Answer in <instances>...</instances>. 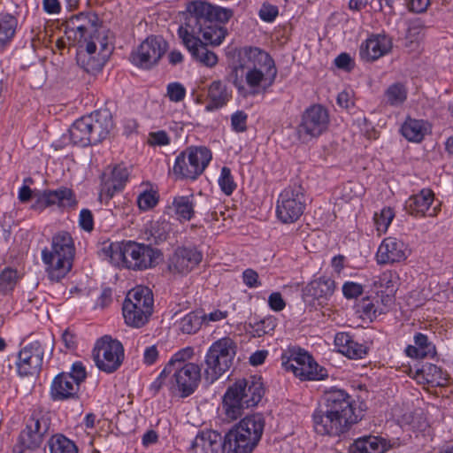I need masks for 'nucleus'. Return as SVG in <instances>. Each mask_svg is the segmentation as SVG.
Returning a JSON list of instances; mask_svg holds the SVG:
<instances>
[{
	"label": "nucleus",
	"instance_id": "8",
	"mask_svg": "<svg viewBox=\"0 0 453 453\" xmlns=\"http://www.w3.org/2000/svg\"><path fill=\"white\" fill-rule=\"evenodd\" d=\"M153 294L149 288L139 286L131 289L123 303L126 323L133 327L144 326L153 311Z\"/></svg>",
	"mask_w": 453,
	"mask_h": 453
},
{
	"label": "nucleus",
	"instance_id": "54",
	"mask_svg": "<svg viewBox=\"0 0 453 453\" xmlns=\"http://www.w3.org/2000/svg\"><path fill=\"white\" fill-rule=\"evenodd\" d=\"M248 115L243 111H237L231 116V127L236 133H242L247 130Z\"/></svg>",
	"mask_w": 453,
	"mask_h": 453
},
{
	"label": "nucleus",
	"instance_id": "46",
	"mask_svg": "<svg viewBox=\"0 0 453 453\" xmlns=\"http://www.w3.org/2000/svg\"><path fill=\"white\" fill-rule=\"evenodd\" d=\"M93 54H88L85 47L84 48H79L78 53H77V64L83 68L87 73H95L98 72L103 67V63L99 60L95 59V58L92 56Z\"/></svg>",
	"mask_w": 453,
	"mask_h": 453
},
{
	"label": "nucleus",
	"instance_id": "25",
	"mask_svg": "<svg viewBox=\"0 0 453 453\" xmlns=\"http://www.w3.org/2000/svg\"><path fill=\"white\" fill-rule=\"evenodd\" d=\"M73 197L71 189L67 188H61L56 190H45L43 192H36L34 194L35 203L32 204V209L42 211L46 207L58 204V205H70Z\"/></svg>",
	"mask_w": 453,
	"mask_h": 453
},
{
	"label": "nucleus",
	"instance_id": "14",
	"mask_svg": "<svg viewBox=\"0 0 453 453\" xmlns=\"http://www.w3.org/2000/svg\"><path fill=\"white\" fill-rule=\"evenodd\" d=\"M304 208L303 189L295 184L280 193L277 201V217L285 224L294 223L303 215Z\"/></svg>",
	"mask_w": 453,
	"mask_h": 453
},
{
	"label": "nucleus",
	"instance_id": "35",
	"mask_svg": "<svg viewBox=\"0 0 453 453\" xmlns=\"http://www.w3.org/2000/svg\"><path fill=\"white\" fill-rule=\"evenodd\" d=\"M385 450L386 444L376 436L358 438L349 447L350 453H383Z\"/></svg>",
	"mask_w": 453,
	"mask_h": 453
},
{
	"label": "nucleus",
	"instance_id": "4",
	"mask_svg": "<svg viewBox=\"0 0 453 453\" xmlns=\"http://www.w3.org/2000/svg\"><path fill=\"white\" fill-rule=\"evenodd\" d=\"M105 252L112 264L134 271L153 268L162 259V252L151 244L139 243L134 241L112 242Z\"/></svg>",
	"mask_w": 453,
	"mask_h": 453
},
{
	"label": "nucleus",
	"instance_id": "15",
	"mask_svg": "<svg viewBox=\"0 0 453 453\" xmlns=\"http://www.w3.org/2000/svg\"><path fill=\"white\" fill-rule=\"evenodd\" d=\"M329 115L327 110L320 104H314L306 109L296 128L300 141L305 142L322 134L328 127Z\"/></svg>",
	"mask_w": 453,
	"mask_h": 453
},
{
	"label": "nucleus",
	"instance_id": "18",
	"mask_svg": "<svg viewBox=\"0 0 453 453\" xmlns=\"http://www.w3.org/2000/svg\"><path fill=\"white\" fill-rule=\"evenodd\" d=\"M334 289V280L329 277L322 276L311 280L303 288V298L305 303L317 310L327 304Z\"/></svg>",
	"mask_w": 453,
	"mask_h": 453
},
{
	"label": "nucleus",
	"instance_id": "1",
	"mask_svg": "<svg viewBox=\"0 0 453 453\" xmlns=\"http://www.w3.org/2000/svg\"><path fill=\"white\" fill-rule=\"evenodd\" d=\"M232 16L230 9L205 1H194L187 7V14L178 29V35L194 58L211 67L217 64L218 57L206 45H219L222 42L226 30L221 24L226 23Z\"/></svg>",
	"mask_w": 453,
	"mask_h": 453
},
{
	"label": "nucleus",
	"instance_id": "49",
	"mask_svg": "<svg viewBox=\"0 0 453 453\" xmlns=\"http://www.w3.org/2000/svg\"><path fill=\"white\" fill-rule=\"evenodd\" d=\"M417 374H422L428 382L441 384V380H446L442 370L435 365L427 364L417 371Z\"/></svg>",
	"mask_w": 453,
	"mask_h": 453
},
{
	"label": "nucleus",
	"instance_id": "9",
	"mask_svg": "<svg viewBox=\"0 0 453 453\" xmlns=\"http://www.w3.org/2000/svg\"><path fill=\"white\" fill-rule=\"evenodd\" d=\"M236 64L228 75V81L237 88L239 93L246 94L244 90V70L250 68L271 67L275 65L273 58L265 50L257 47L244 46L235 50Z\"/></svg>",
	"mask_w": 453,
	"mask_h": 453
},
{
	"label": "nucleus",
	"instance_id": "59",
	"mask_svg": "<svg viewBox=\"0 0 453 453\" xmlns=\"http://www.w3.org/2000/svg\"><path fill=\"white\" fill-rule=\"evenodd\" d=\"M342 293L348 299L357 298L363 293V287L355 282H346L342 287Z\"/></svg>",
	"mask_w": 453,
	"mask_h": 453
},
{
	"label": "nucleus",
	"instance_id": "30",
	"mask_svg": "<svg viewBox=\"0 0 453 453\" xmlns=\"http://www.w3.org/2000/svg\"><path fill=\"white\" fill-rule=\"evenodd\" d=\"M92 121L83 116L77 119L69 128L70 140L75 145L86 147L92 145L90 129Z\"/></svg>",
	"mask_w": 453,
	"mask_h": 453
},
{
	"label": "nucleus",
	"instance_id": "32",
	"mask_svg": "<svg viewBox=\"0 0 453 453\" xmlns=\"http://www.w3.org/2000/svg\"><path fill=\"white\" fill-rule=\"evenodd\" d=\"M434 353L435 346L422 333H417L414 335V345H408L405 349L406 356L411 358L422 359Z\"/></svg>",
	"mask_w": 453,
	"mask_h": 453
},
{
	"label": "nucleus",
	"instance_id": "31",
	"mask_svg": "<svg viewBox=\"0 0 453 453\" xmlns=\"http://www.w3.org/2000/svg\"><path fill=\"white\" fill-rule=\"evenodd\" d=\"M434 202V193L424 188L418 194L411 196L405 203L406 211L415 216H424Z\"/></svg>",
	"mask_w": 453,
	"mask_h": 453
},
{
	"label": "nucleus",
	"instance_id": "11",
	"mask_svg": "<svg viewBox=\"0 0 453 453\" xmlns=\"http://www.w3.org/2000/svg\"><path fill=\"white\" fill-rule=\"evenodd\" d=\"M211 158V151L206 147H188L176 157L173 172L178 179L195 180L204 172Z\"/></svg>",
	"mask_w": 453,
	"mask_h": 453
},
{
	"label": "nucleus",
	"instance_id": "43",
	"mask_svg": "<svg viewBox=\"0 0 453 453\" xmlns=\"http://www.w3.org/2000/svg\"><path fill=\"white\" fill-rule=\"evenodd\" d=\"M43 439L25 423V427L21 430L18 441L23 449H35L42 445Z\"/></svg>",
	"mask_w": 453,
	"mask_h": 453
},
{
	"label": "nucleus",
	"instance_id": "16",
	"mask_svg": "<svg viewBox=\"0 0 453 453\" xmlns=\"http://www.w3.org/2000/svg\"><path fill=\"white\" fill-rule=\"evenodd\" d=\"M166 49L167 43L162 37H148L132 55L133 62L141 67L150 68L160 60Z\"/></svg>",
	"mask_w": 453,
	"mask_h": 453
},
{
	"label": "nucleus",
	"instance_id": "50",
	"mask_svg": "<svg viewBox=\"0 0 453 453\" xmlns=\"http://www.w3.org/2000/svg\"><path fill=\"white\" fill-rule=\"evenodd\" d=\"M218 182L221 191L226 196L232 195L234 189L236 188V183L234 182V177L231 173V170L229 167H222Z\"/></svg>",
	"mask_w": 453,
	"mask_h": 453
},
{
	"label": "nucleus",
	"instance_id": "51",
	"mask_svg": "<svg viewBox=\"0 0 453 453\" xmlns=\"http://www.w3.org/2000/svg\"><path fill=\"white\" fill-rule=\"evenodd\" d=\"M393 210L389 207L383 208L380 213H375L373 219L378 232L385 233L394 219Z\"/></svg>",
	"mask_w": 453,
	"mask_h": 453
},
{
	"label": "nucleus",
	"instance_id": "10",
	"mask_svg": "<svg viewBox=\"0 0 453 453\" xmlns=\"http://www.w3.org/2000/svg\"><path fill=\"white\" fill-rule=\"evenodd\" d=\"M281 365L301 380H321L327 378V371L319 365L307 351L291 348L281 357Z\"/></svg>",
	"mask_w": 453,
	"mask_h": 453
},
{
	"label": "nucleus",
	"instance_id": "2",
	"mask_svg": "<svg viewBox=\"0 0 453 453\" xmlns=\"http://www.w3.org/2000/svg\"><path fill=\"white\" fill-rule=\"evenodd\" d=\"M323 401V404L312 415L317 434L340 436L360 420L355 413V401L345 390L331 388L325 392Z\"/></svg>",
	"mask_w": 453,
	"mask_h": 453
},
{
	"label": "nucleus",
	"instance_id": "27",
	"mask_svg": "<svg viewBox=\"0 0 453 453\" xmlns=\"http://www.w3.org/2000/svg\"><path fill=\"white\" fill-rule=\"evenodd\" d=\"M223 452V441L221 434L216 431H203L194 439L190 453H219Z\"/></svg>",
	"mask_w": 453,
	"mask_h": 453
},
{
	"label": "nucleus",
	"instance_id": "47",
	"mask_svg": "<svg viewBox=\"0 0 453 453\" xmlns=\"http://www.w3.org/2000/svg\"><path fill=\"white\" fill-rule=\"evenodd\" d=\"M18 272L15 269L6 267L0 273V294L6 295L12 291L18 282Z\"/></svg>",
	"mask_w": 453,
	"mask_h": 453
},
{
	"label": "nucleus",
	"instance_id": "19",
	"mask_svg": "<svg viewBox=\"0 0 453 453\" xmlns=\"http://www.w3.org/2000/svg\"><path fill=\"white\" fill-rule=\"evenodd\" d=\"M202 253L195 247H178L169 258L168 270L173 274L185 275L202 261Z\"/></svg>",
	"mask_w": 453,
	"mask_h": 453
},
{
	"label": "nucleus",
	"instance_id": "29",
	"mask_svg": "<svg viewBox=\"0 0 453 453\" xmlns=\"http://www.w3.org/2000/svg\"><path fill=\"white\" fill-rule=\"evenodd\" d=\"M226 85L221 81H212L208 88L207 98L209 103L205 106L207 111H213L225 106L231 98Z\"/></svg>",
	"mask_w": 453,
	"mask_h": 453
},
{
	"label": "nucleus",
	"instance_id": "37",
	"mask_svg": "<svg viewBox=\"0 0 453 453\" xmlns=\"http://www.w3.org/2000/svg\"><path fill=\"white\" fill-rule=\"evenodd\" d=\"M25 423L30 429L32 428L43 438L50 434L51 418L49 413L34 411L32 414L26 418Z\"/></svg>",
	"mask_w": 453,
	"mask_h": 453
},
{
	"label": "nucleus",
	"instance_id": "28",
	"mask_svg": "<svg viewBox=\"0 0 453 453\" xmlns=\"http://www.w3.org/2000/svg\"><path fill=\"white\" fill-rule=\"evenodd\" d=\"M334 344L342 354L351 359L363 358L367 354V348L355 342L348 333L336 334Z\"/></svg>",
	"mask_w": 453,
	"mask_h": 453
},
{
	"label": "nucleus",
	"instance_id": "5",
	"mask_svg": "<svg viewBox=\"0 0 453 453\" xmlns=\"http://www.w3.org/2000/svg\"><path fill=\"white\" fill-rule=\"evenodd\" d=\"M74 254V242L68 232L61 231L52 237L51 250L44 249L42 251L50 281L59 282L66 276L72 269Z\"/></svg>",
	"mask_w": 453,
	"mask_h": 453
},
{
	"label": "nucleus",
	"instance_id": "42",
	"mask_svg": "<svg viewBox=\"0 0 453 453\" xmlns=\"http://www.w3.org/2000/svg\"><path fill=\"white\" fill-rule=\"evenodd\" d=\"M18 20L10 14H0V45L5 44L15 35Z\"/></svg>",
	"mask_w": 453,
	"mask_h": 453
},
{
	"label": "nucleus",
	"instance_id": "34",
	"mask_svg": "<svg viewBox=\"0 0 453 453\" xmlns=\"http://www.w3.org/2000/svg\"><path fill=\"white\" fill-rule=\"evenodd\" d=\"M193 354L194 352L192 348L182 349L174 354L165 366L163 371L160 372L157 380L153 383V386L158 389L164 383L165 379L171 375L173 370L177 369L178 367H182L184 365H186V360L189 359Z\"/></svg>",
	"mask_w": 453,
	"mask_h": 453
},
{
	"label": "nucleus",
	"instance_id": "45",
	"mask_svg": "<svg viewBox=\"0 0 453 453\" xmlns=\"http://www.w3.org/2000/svg\"><path fill=\"white\" fill-rule=\"evenodd\" d=\"M173 205L175 213L184 220H190L195 214L194 203L189 196L175 197Z\"/></svg>",
	"mask_w": 453,
	"mask_h": 453
},
{
	"label": "nucleus",
	"instance_id": "61",
	"mask_svg": "<svg viewBox=\"0 0 453 453\" xmlns=\"http://www.w3.org/2000/svg\"><path fill=\"white\" fill-rule=\"evenodd\" d=\"M268 304L270 308L275 311H280L286 306V303L283 300L281 294L279 292H273L269 296Z\"/></svg>",
	"mask_w": 453,
	"mask_h": 453
},
{
	"label": "nucleus",
	"instance_id": "62",
	"mask_svg": "<svg viewBox=\"0 0 453 453\" xmlns=\"http://www.w3.org/2000/svg\"><path fill=\"white\" fill-rule=\"evenodd\" d=\"M335 65L342 70L350 71L354 67V61L347 53H341L334 59Z\"/></svg>",
	"mask_w": 453,
	"mask_h": 453
},
{
	"label": "nucleus",
	"instance_id": "38",
	"mask_svg": "<svg viewBox=\"0 0 453 453\" xmlns=\"http://www.w3.org/2000/svg\"><path fill=\"white\" fill-rule=\"evenodd\" d=\"M170 224L166 221L151 222L150 226L145 231L146 240L150 244H160L164 242L169 234Z\"/></svg>",
	"mask_w": 453,
	"mask_h": 453
},
{
	"label": "nucleus",
	"instance_id": "56",
	"mask_svg": "<svg viewBox=\"0 0 453 453\" xmlns=\"http://www.w3.org/2000/svg\"><path fill=\"white\" fill-rule=\"evenodd\" d=\"M137 203L140 209L149 210L157 203V197L154 193L144 192L139 196Z\"/></svg>",
	"mask_w": 453,
	"mask_h": 453
},
{
	"label": "nucleus",
	"instance_id": "12",
	"mask_svg": "<svg viewBox=\"0 0 453 453\" xmlns=\"http://www.w3.org/2000/svg\"><path fill=\"white\" fill-rule=\"evenodd\" d=\"M87 372L81 362H75L70 372L58 374L50 387V396L54 401L78 399L81 384L86 380Z\"/></svg>",
	"mask_w": 453,
	"mask_h": 453
},
{
	"label": "nucleus",
	"instance_id": "36",
	"mask_svg": "<svg viewBox=\"0 0 453 453\" xmlns=\"http://www.w3.org/2000/svg\"><path fill=\"white\" fill-rule=\"evenodd\" d=\"M428 123L423 119H408L402 126V134L410 142H419L428 132Z\"/></svg>",
	"mask_w": 453,
	"mask_h": 453
},
{
	"label": "nucleus",
	"instance_id": "52",
	"mask_svg": "<svg viewBox=\"0 0 453 453\" xmlns=\"http://www.w3.org/2000/svg\"><path fill=\"white\" fill-rule=\"evenodd\" d=\"M425 29V23L420 19H411L408 23L405 37L410 42H418L422 38Z\"/></svg>",
	"mask_w": 453,
	"mask_h": 453
},
{
	"label": "nucleus",
	"instance_id": "17",
	"mask_svg": "<svg viewBox=\"0 0 453 453\" xmlns=\"http://www.w3.org/2000/svg\"><path fill=\"white\" fill-rule=\"evenodd\" d=\"M277 69L275 65L271 67H259V68H250L244 70L243 83L244 90L246 94L240 93L241 95L256 96L260 92H265L269 87H271L276 78Z\"/></svg>",
	"mask_w": 453,
	"mask_h": 453
},
{
	"label": "nucleus",
	"instance_id": "21",
	"mask_svg": "<svg viewBox=\"0 0 453 453\" xmlns=\"http://www.w3.org/2000/svg\"><path fill=\"white\" fill-rule=\"evenodd\" d=\"M172 373V380H174L181 397L192 395L201 379V368L194 363H188L182 367H178Z\"/></svg>",
	"mask_w": 453,
	"mask_h": 453
},
{
	"label": "nucleus",
	"instance_id": "55",
	"mask_svg": "<svg viewBox=\"0 0 453 453\" xmlns=\"http://www.w3.org/2000/svg\"><path fill=\"white\" fill-rule=\"evenodd\" d=\"M395 278V273H392L391 271H387L381 273L378 280L374 282V285L376 287L385 288L386 290L390 289V292H393Z\"/></svg>",
	"mask_w": 453,
	"mask_h": 453
},
{
	"label": "nucleus",
	"instance_id": "39",
	"mask_svg": "<svg viewBox=\"0 0 453 453\" xmlns=\"http://www.w3.org/2000/svg\"><path fill=\"white\" fill-rule=\"evenodd\" d=\"M47 446L49 453H78L75 443L61 434L52 435Z\"/></svg>",
	"mask_w": 453,
	"mask_h": 453
},
{
	"label": "nucleus",
	"instance_id": "57",
	"mask_svg": "<svg viewBox=\"0 0 453 453\" xmlns=\"http://www.w3.org/2000/svg\"><path fill=\"white\" fill-rule=\"evenodd\" d=\"M79 223L83 230L91 232L94 228V219L91 211L82 209L80 212Z\"/></svg>",
	"mask_w": 453,
	"mask_h": 453
},
{
	"label": "nucleus",
	"instance_id": "20",
	"mask_svg": "<svg viewBox=\"0 0 453 453\" xmlns=\"http://www.w3.org/2000/svg\"><path fill=\"white\" fill-rule=\"evenodd\" d=\"M228 388L242 401V403L250 408L257 406L265 395V388L260 377L238 380Z\"/></svg>",
	"mask_w": 453,
	"mask_h": 453
},
{
	"label": "nucleus",
	"instance_id": "13",
	"mask_svg": "<svg viewBox=\"0 0 453 453\" xmlns=\"http://www.w3.org/2000/svg\"><path fill=\"white\" fill-rule=\"evenodd\" d=\"M92 356L99 370L106 373H112L123 363L124 348L119 341L104 335L96 341Z\"/></svg>",
	"mask_w": 453,
	"mask_h": 453
},
{
	"label": "nucleus",
	"instance_id": "63",
	"mask_svg": "<svg viewBox=\"0 0 453 453\" xmlns=\"http://www.w3.org/2000/svg\"><path fill=\"white\" fill-rule=\"evenodd\" d=\"M357 311L362 312L365 316L371 318L376 316L377 310L375 305L369 299H363L357 305Z\"/></svg>",
	"mask_w": 453,
	"mask_h": 453
},
{
	"label": "nucleus",
	"instance_id": "40",
	"mask_svg": "<svg viewBox=\"0 0 453 453\" xmlns=\"http://www.w3.org/2000/svg\"><path fill=\"white\" fill-rule=\"evenodd\" d=\"M203 322L204 317L203 311H191L180 319L179 327L183 334H191L196 333Z\"/></svg>",
	"mask_w": 453,
	"mask_h": 453
},
{
	"label": "nucleus",
	"instance_id": "24",
	"mask_svg": "<svg viewBox=\"0 0 453 453\" xmlns=\"http://www.w3.org/2000/svg\"><path fill=\"white\" fill-rule=\"evenodd\" d=\"M391 48L390 38L386 35H375L361 44L359 55L364 61L372 62L389 52Z\"/></svg>",
	"mask_w": 453,
	"mask_h": 453
},
{
	"label": "nucleus",
	"instance_id": "23",
	"mask_svg": "<svg viewBox=\"0 0 453 453\" xmlns=\"http://www.w3.org/2000/svg\"><path fill=\"white\" fill-rule=\"evenodd\" d=\"M405 244L396 238L388 237L379 246L376 258L380 265L399 263L406 259Z\"/></svg>",
	"mask_w": 453,
	"mask_h": 453
},
{
	"label": "nucleus",
	"instance_id": "48",
	"mask_svg": "<svg viewBox=\"0 0 453 453\" xmlns=\"http://www.w3.org/2000/svg\"><path fill=\"white\" fill-rule=\"evenodd\" d=\"M21 349H26L27 351V355L32 359V365L34 366L42 365V359L44 355V350L42 348V343L38 341H31L27 343Z\"/></svg>",
	"mask_w": 453,
	"mask_h": 453
},
{
	"label": "nucleus",
	"instance_id": "58",
	"mask_svg": "<svg viewBox=\"0 0 453 453\" xmlns=\"http://www.w3.org/2000/svg\"><path fill=\"white\" fill-rule=\"evenodd\" d=\"M278 13L277 6L264 4L259 11V17L264 21L272 22L278 16Z\"/></svg>",
	"mask_w": 453,
	"mask_h": 453
},
{
	"label": "nucleus",
	"instance_id": "41",
	"mask_svg": "<svg viewBox=\"0 0 453 453\" xmlns=\"http://www.w3.org/2000/svg\"><path fill=\"white\" fill-rule=\"evenodd\" d=\"M385 101L391 106H399L407 99V88L401 82L391 84L384 93Z\"/></svg>",
	"mask_w": 453,
	"mask_h": 453
},
{
	"label": "nucleus",
	"instance_id": "60",
	"mask_svg": "<svg viewBox=\"0 0 453 453\" xmlns=\"http://www.w3.org/2000/svg\"><path fill=\"white\" fill-rule=\"evenodd\" d=\"M243 283L249 288H257L261 286V282L258 280V273L253 269H246L242 273Z\"/></svg>",
	"mask_w": 453,
	"mask_h": 453
},
{
	"label": "nucleus",
	"instance_id": "3",
	"mask_svg": "<svg viewBox=\"0 0 453 453\" xmlns=\"http://www.w3.org/2000/svg\"><path fill=\"white\" fill-rule=\"evenodd\" d=\"M68 41L78 48H84L88 54H95L98 42L101 51L108 50L107 36L102 31V21L93 12H81L62 23Z\"/></svg>",
	"mask_w": 453,
	"mask_h": 453
},
{
	"label": "nucleus",
	"instance_id": "6",
	"mask_svg": "<svg viewBox=\"0 0 453 453\" xmlns=\"http://www.w3.org/2000/svg\"><path fill=\"white\" fill-rule=\"evenodd\" d=\"M265 418L253 414L242 418L225 435L223 453H250L257 447L263 434Z\"/></svg>",
	"mask_w": 453,
	"mask_h": 453
},
{
	"label": "nucleus",
	"instance_id": "26",
	"mask_svg": "<svg viewBox=\"0 0 453 453\" xmlns=\"http://www.w3.org/2000/svg\"><path fill=\"white\" fill-rule=\"evenodd\" d=\"M92 121L90 133L92 145L97 144L104 140L113 127L111 114L108 110H100L87 115Z\"/></svg>",
	"mask_w": 453,
	"mask_h": 453
},
{
	"label": "nucleus",
	"instance_id": "22",
	"mask_svg": "<svg viewBox=\"0 0 453 453\" xmlns=\"http://www.w3.org/2000/svg\"><path fill=\"white\" fill-rule=\"evenodd\" d=\"M129 173L124 165H116L110 173H103L99 198L108 202L116 192L121 191L128 179Z\"/></svg>",
	"mask_w": 453,
	"mask_h": 453
},
{
	"label": "nucleus",
	"instance_id": "53",
	"mask_svg": "<svg viewBox=\"0 0 453 453\" xmlns=\"http://www.w3.org/2000/svg\"><path fill=\"white\" fill-rule=\"evenodd\" d=\"M186 88L179 82H172L167 85V96L170 101L179 103L185 98Z\"/></svg>",
	"mask_w": 453,
	"mask_h": 453
},
{
	"label": "nucleus",
	"instance_id": "44",
	"mask_svg": "<svg viewBox=\"0 0 453 453\" xmlns=\"http://www.w3.org/2000/svg\"><path fill=\"white\" fill-rule=\"evenodd\" d=\"M16 365L18 373L21 377L34 376L40 372L42 367V365L34 366L32 365V359L28 357L26 349L19 350Z\"/></svg>",
	"mask_w": 453,
	"mask_h": 453
},
{
	"label": "nucleus",
	"instance_id": "33",
	"mask_svg": "<svg viewBox=\"0 0 453 453\" xmlns=\"http://www.w3.org/2000/svg\"><path fill=\"white\" fill-rule=\"evenodd\" d=\"M245 403L240 400L233 390L229 388L226 389L222 401V410L224 412V419L228 422L234 421L243 414V410L248 409Z\"/></svg>",
	"mask_w": 453,
	"mask_h": 453
},
{
	"label": "nucleus",
	"instance_id": "64",
	"mask_svg": "<svg viewBox=\"0 0 453 453\" xmlns=\"http://www.w3.org/2000/svg\"><path fill=\"white\" fill-rule=\"evenodd\" d=\"M150 142L152 145H167L170 142V139L165 131H157L150 134Z\"/></svg>",
	"mask_w": 453,
	"mask_h": 453
},
{
	"label": "nucleus",
	"instance_id": "7",
	"mask_svg": "<svg viewBox=\"0 0 453 453\" xmlns=\"http://www.w3.org/2000/svg\"><path fill=\"white\" fill-rule=\"evenodd\" d=\"M236 349V342L230 337H223L211 344L205 356L204 379L208 382H214L229 370Z\"/></svg>",
	"mask_w": 453,
	"mask_h": 453
}]
</instances>
